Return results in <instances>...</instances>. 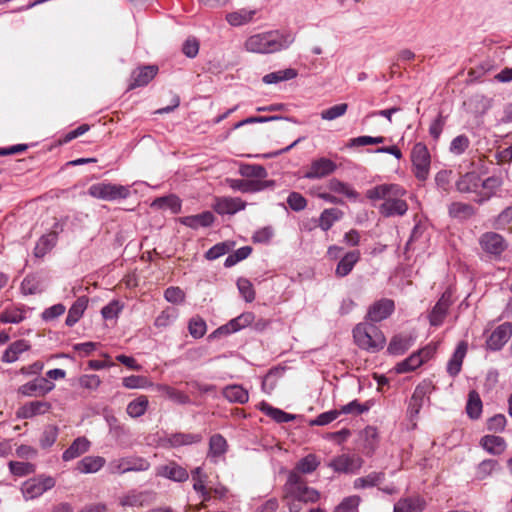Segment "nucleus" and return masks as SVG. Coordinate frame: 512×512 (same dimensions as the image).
<instances>
[{
	"mask_svg": "<svg viewBox=\"0 0 512 512\" xmlns=\"http://www.w3.org/2000/svg\"><path fill=\"white\" fill-rule=\"evenodd\" d=\"M407 190L399 184L383 183L368 189L365 196L385 218L402 217L408 211Z\"/></svg>",
	"mask_w": 512,
	"mask_h": 512,
	"instance_id": "1",
	"label": "nucleus"
},
{
	"mask_svg": "<svg viewBox=\"0 0 512 512\" xmlns=\"http://www.w3.org/2000/svg\"><path fill=\"white\" fill-rule=\"evenodd\" d=\"M320 493L313 487H309L304 476L288 473L283 486V501L289 512H300L303 505L318 502Z\"/></svg>",
	"mask_w": 512,
	"mask_h": 512,
	"instance_id": "2",
	"label": "nucleus"
},
{
	"mask_svg": "<svg viewBox=\"0 0 512 512\" xmlns=\"http://www.w3.org/2000/svg\"><path fill=\"white\" fill-rule=\"evenodd\" d=\"M294 41V33L272 30L251 35L246 39L244 47L251 53L271 54L289 48Z\"/></svg>",
	"mask_w": 512,
	"mask_h": 512,
	"instance_id": "3",
	"label": "nucleus"
},
{
	"mask_svg": "<svg viewBox=\"0 0 512 512\" xmlns=\"http://www.w3.org/2000/svg\"><path fill=\"white\" fill-rule=\"evenodd\" d=\"M353 338L356 345L368 352H378L386 342L382 331L373 323H359L353 329Z\"/></svg>",
	"mask_w": 512,
	"mask_h": 512,
	"instance_id": "4",
	"label": "nucleus"
},
{
	"mask_svg": "<svg viewBox=\"0 0 512 512\" xmlns=\"http://www.w3.org/2000/svg\"><path fill=\"white\" fill-rule=\"evenodd\" d=\"M88 194L93 198L115 201L128 198L131 191L129 186L100 182L92 184L88 188Z\"/></svg>",
	"mask_w": 512,
	"mask_h": 512,
	"instance_id": "5",
	"label": "nucleus"
},
{
	"mask_svg": "<svg viewBox=\"0 0 512 512\" xmlns=\"http://www.w3.org/2000/svg\"><path fill=\"white\" fill-rule=\"evenodd\" d=\"M150 466V462L147 459L136 455H130L111 460L107 469L110 474L121 475L128 472L147 471Z\"/></svg>",
	"mask_w": 512,
	"mask_h": 512,
	"instance_id": "6",
	"label": "nucleus"
},
{
	"mask_svg": "<svg viewBox=\"0 0 512 512\" xmlns=\"http://www.w3.org/2000/svg\"><path fill=\"white\" fill-rule=\"evenodd\" d=\"M411 161L415 177L419 181L427 180L430 171L431 156L425 144L418 142L413 146Z\"/></svg>",
	"mask_w": 512,
	"mask_h": 512,
	"instance_id": "7",
	"label": "nucleus"
},
{
	"mask_svg": "<svg viewBox=\"0 0 512 512\" xmlns=\"http://www.w3.org/2000/svg\"><path fill=\"white\" fill-rule=\"evenodd\" d=\"M481 250L491 260H499L508 244L504 237L496 232H485L479 237Z\"/></svg>",
	"mask_w": 512,
	"mask_h": 512,
	"instance_id": "8",
	"label": "nucleus"
},
{
	"mask_svg": "<svg viewBox=\"0 0 512 512\" xmlns=\"http://www.w3.org/2000/svg\"><path fill=\"white\" fill-rule=\"evenodd\" d=\"M56 481L51 476L39 475L26 480L21 486V492L26 500H32L52 489Z\"/></svg>",
	"mask_w": 512,
	"mask_h": 512,
	"instance_id": "9",
	"label": "nucleus"
},
{
	"mask_svg": "<svg viewBox=\"0 0 512 512\" xmlns=\"http://www.w3.org/2000/svg\"><path fill=\"white\" fill-rule=\"evenodd\" d=\"M363 459L357 454H341L334 457L328 466L337 473L354 474L363 466Z\"/></svg>",
	"mask_w": 512,
	"mask_h": 512,
	"instance_id": "10",
	"label": "nucleus"
},
{
	"mask_svg": "<svg viewBox=\"0 0 512 512\" xmlns=\"http://www.w3.org/2000/svg\"><path fill=\"white\" fill-rule=\"evenodd\" d=\"M434 390V386L430 381H422L419 383L409 401L407 413L411 420L415 419L421 408L424 405L425 398L428 397L432 391Z\"/></svg>",
	"mask_w": 512,
	"mask_h": 512,
	"instance_id": "11",
	"label": "nucleus"
},
{
	"mask_svg": "<svg viewBox=\"0 0 512 512\" xmlns=\"http://www.w3.org/2000/svg\"><path fill=\"white\" fill-rule=\"evenodd\" d=\"M512 336V323L505 322L497 326L486 339V348L498 351L508 342Z\"/></svg>",
	"mask_w": 512,
	"mask_h": 512,
	"instance_id": "12",
	"label": "nucleus"
},
{
	"mask_svg": "<svg viewBox=\"0 0 512 512\" xmlns=\"http://www.w3.org/2000/svg\"><path fill=\"white\" fill-rule=\"evenodd\" d=\"M394 310V301L392 299L382 298L375 301L369 307L366 318L374 324L387 319Z\"/></svg>",
	"mask_w": 512,
	"mask_h": 512,
	"instance_id": "13",
	"label": "nucleus"
},
{
	"mask_svg": "<svg viewBox=\"0 0 512 512\" xmlns=\"http://www.w3.org/2000/svg\"><path fill=\"white\" fill-rule=\"evenodd\" d=\"M337 165L332 160L321 157L312 161L304 177L307 179H321L335 172Z\"/></svg>",
	"mask_w": 512,
	"mask_h": 512,
	"instance_id": "14",
	"label": "nucleus"
},
{
	"mask_svg": "<svg viewBox=\"0 0 512 512\" xmlns=\"http://www.w3.org/2000/svg\"><path fill=\"white\" fill-rule=\"evenodd\" d=\"M55 385L46 378H36L21 385L18 392L23 396H43L54 389Z\"/></svg>",
	"mask_w": 512,
	"mask_h": 512,
	"instance_id": "15",
	"label": "nucleus"
},
{
	"mask_svg": "<svg viewBox=\"0 0 512 512\" xmlns=\"http://www.w3.org/2000/svg\"><path fill=\"white\" fill-rule=\"evenodd\" d=\"M155 472L156 476L175 482H184L189 478L187 470L174 461L157 466Z\"/></svg>",
	"mask_w": 512,
	"mask_h": 512,
	"instance_id": "16",
	"label": "nucleus"
},
{
	"mask_svg": "<svg viewBox=\"0 0 512 512\" xmlns=\"http://www.w3.org/2000/svg\"><path fill=\"white\" fill-rule=\"evenodd\" d=\"M255 319V316L252 312H245L239 315L238 317L230 320L227 324L216 329L212 336L218 335H228L231 333H235L247 326H249Z\"/></svg>",
	"mask_w": 512,
	"mask_h": 512,
	"instance_id": "17",
	"label": "nucleus"
},
{
	"mask_svg": "<svg viewBox=\"0 0 512 512\" xmlns=\"http://www.w3.org/2000/svg\"><path fill=\"white\" fill-rule=\"evenodd\" d=\"M52 405L43 400L31 401L18 408L16 415L20 419H30L50 411Z\"/></svg>",
	"mask_w": 512,
	"mask_h": 512,
	"instance_id": "18",
	"label": "nucleus"
},
{
	"mask_svg": "<svg viewBox=\"0 0 512 512\" xmlns=\"http://www.w3.org/2000/svg\"><path fill=\"white\" fill-rule=\"evenodd\" d=\"M245 207L246 203L238 197H219L216 198L213 205L214 210L220 215H232L245 209Z\"/></svg>",
	"mask_w": 512,
	"mask_h": 512,
	"instance_id": "19",
	"label": "nucleus"
},
{
	"mask_svg": "<svg viewBox=\"0 0 512 512\" xmlns=\"http://www.w3.org/2000/svg\"><path fill=\"white\" fill-rule=\"evenodd\" d=\"M451 303V295L443 293L429 314L430 325L438 327L443 323Z\"/></svg>",
	"mask_w": 512,
	"mask_h": 512,
	"instance_id": "20",
	"label": "nucleus"
},
{
	"mask_svg": "<svg viewBox=\"0 0 512 512\" xmlns=\"http://www.w3.org/2000/svg\"><path fill=\"white\" fill-rule=\"evenodd\" d=\"M467 350L468 345L465 341L458 343L446 367L447 373L451 377H456L460 373Z\"/></svg>",
	"mask_w": 512,
	"mask_h": 512,
	"instance_id": "21",
	"label": "nucleus"
},
{
	"mask_svg": "<svg viewBox=\"0 0 512 512\" xmlns=\"http://www.w3.org/2000/svg\"><path fill=\"white\" fill-rule=\"evenodd\" d=\"M480 184L481 177L476 172H468L457 180L456 189L461 193H473L478 198Z\"/></svg>",
	"mask_w": 512,
	"mask_h": 512,
	"instance_id": "22",
	"label": "nucleus"
},
{
	"mask_svg": "<svg viewBox=\"0 0 512 512\" xmlns=\"http://www.w3.org/2000/svg\"><path fill=\"white\" fill-rule=\"evenodd\" d=\"M501 185L502 180L496 176L488 177L485 180L481 179L478 198H474V200L482 204L483 202L489 200L493 195H495L496 191L500 188Z\"/></svg>",
	"mask_w": 512,
	"mask_h": 512,
	"instance_id": "23",
	"label": "nucleus"
},
{
	"mask_svg": "<svg viewBox=\"0 0 512 512\" xmlns=\"http://www.w3.org/2000/svg\"><path fill=\"white\" fill-rule=\"evenodd\" d=\"M158 67L155 65H148L138 68L132 73V82L129 85L130 89L142 87L147 85L157 74Z\"/></svg>",
	"mask_w": 512,
	"mask_h": 512,
	"instance_id": "24",
	"label": "nucleus"
},
{
	"mask_svg": "<svg viewBox=\"0 0 512 512\" xmlns=\"http://www.w3.org/2000/svg\"><path fill=\"white\" fill-rule=\"evenodd\" d=\"M215 217L212 212L205 211L197 215L181 217L179 222L189 228L198 229L200 227H209L213 224Z\"/></svg>",
	"mask_w": 512,
	"mask_h": 512,
	"instance_id": "25",
	"label": "nucleus"
},
{
	"mask_svg": "<svg viewBox=\"0 0 512 512\" xmlns=\"http://www.w3.org/2000/svg\"><path fill=\"white\" fill-rule=\"evenodd\" d=\"M90 449V441L86 437L76 438L63 452V461H71L86 453Z\"/></svg>",
	"mask_w": 512,
	"mask_h": 512,
	"instance_id": "26",
	"label": "nucleus"
},
{
	"mask_svg": "<svg viewBox=\"0 0 512 512\" xmlns=\"http://www.w3.org/2000/svg\"><path fill=\"white\" fill-rule=\"evenodd\" d=\"M149 502V492L131 490L120 497L119 504L122 507H142Z\"/></svg>",
	"mask_w": 512,
	"mask_h": 512,
	"instance_id": "27",
	"label": "nucleus"
},
{
	"mask_svg": "<svg viewBox=\"0 0 512 512\" xmlns=\"http://www.w3.org/2000/svg\"><path fill=\"white\" fill-rule=\"evenodd\" d=\"M202 435L198 433H173L167 436L166 442L173 448L201 442Z\"/></svg>",
	"mask_w": 512,
	"mask_h": 512,
	"instance_id": "28",
	"label": "nucleus"
},
{
	"mask_svg": "<svg viewBox=\"0 0 512 512\" xmlns=\"http://www.w3.org/2000/svg\"><path fill=\"white\" fill-rule=\"evenodd\" d=\"M30 349V344L26 340H17L11 343L4 351L1 361L4 363H13L19 359V356Z\"/></svg>",
	"mask_w": 512,
	"mask_h": 512,
	"instance_id": "29",
	"label": "nucleus"
},
{
	"mask_svg": "<svg viewBox=\"0 0 512 512\" xmlns=\"http://www.w3.org/2000/svg\"><path fill=\"white\" fill-rule=\"evenodd\" d=\"M151 208L170 210L173 214H177L181 211V200L174 194L158 197L151 203Z\"/></svg>",
	"mask_w": 512,
	"mask_h": 512,
	"instance_id": "30",
	"label": "nucleus"
},
{
	"mask_svg": "<svg viewBox=\"0 0 512 512\" xmlns=\"http://www.w3.org/2000/svg\"><path fill=\"white\" fill-rule=\"evenodd\" d=\"M106 463L101 456H86L82 458L76 466V470L83 474L98 472Z\"/></svg>",
	"mask_w": 512,
	"mask_h": 512,
	"instance_id": "31",
	"label": "nucleus"
},
{
	"mask_svg": "<svg viewBox=\"0 0 512 512\" xmlns=\"http://www.w3.org/2000/svg\"><path fill=\"white\" fill-rule=\"evenodd\" d=\"M256 14L255 9L241 8L226 15V21L231 26H242L250 23Z\"/></svg>",
	"mask_w": 512,
	"mask_h": 512,
	"instance_id": "32",
	"label": "nucleus"
},
{
	"mask_svg": "<svg viewBox=\"0 0 512 512\" xmlns=\"http://www.w3.org/2000/svg\"><path fill=\"white\" fill-rule=\"evenodd\" d=\"M88 306V298L86 296L79 297L70 307L66 317V325L69 327L74 326L83 316Z\"/></svg>",
	"mask_w": 512,
	"mask_h": 512,
	"instance_id": "33",
	"label": "nucleus"
},
{
	"mask_svg": "<svg viewBox=\"0 0 512 512\" xmlns=\"http://www.w3.org/2000/svg\"><path fill=\"white\" fill-rule=\"evenodd\" d=\"M425 508V501L421 497H409L400 499L394 505V512H422Z\"/></svg>",
	"mask_w": 512,
	"mask_h": 512,
	"instance_id": "34",
	"label": "nucleus"
},
{
	"mask_svg": "<svg viewBox=\"0 0 512 512\" xmlns=\"http://www.w3.org/2000/svg\"><path fill=\"white\" fill-rule=\"evenodd\" d=\"M360 259L358 250L347 252L339 261L336 267V275L339 277L347 276Z\"/></svg>",
	"mask_w": 512,
	"mask_h": 512,
	"instance_id": "35",
	"label": "nucleus"
},
{
	"mask_svg": "<svg viewBox=\"0 0 512 512\" xmlns=\"http://www.w3.org/2000/svg\"><path fill=\"white\" fill-rule=\"evenodd\" d=\"M320 465V461L317 456L314 454H308L304 458L300 459L293 470L289 473H295L297 476H303L305 474H310L315 471Z\"/></svg>",
	"mask_w": 512,
	"mask_h": 512,
	"instance_id": "36",
	"label": "nucleus"
},
{
	"mask_svg": "<svg viewBox=\"0 0 512 512\" xmlns=\"http://www.w3.org/2000/svg\"><path fill=\"white\" fill-rule=\"evenodd\" d=\"M414 343V338L409 335L394 336L389 345L388 352L393 355L404 354Z\"/></svg>",
	"mask_w": 512,
	"mask_h": 512,
	"instance_id": "37",
	"label": "nucleus"
},
{
	"mask_svg": "<svg viewBox=\"0 0 512 512\" xmlns=\"http://www.w3.org/2000/svg\"><path fill=\"white\" fill-rule=\"evenodd\" d=\"M228 183L232 189L239 190L241 192L259 191L268 186L267 181H254L243 179H229Z\"/></svg>",
	"mask_w": 512,
	"mask_h": 512,
	"instance_id": "38",
	"label": "nucleus"
},
{
	"mask_svg": "<svg viewBox=\"0 0 512 512\" xmlns=\"http://www.w3.org/2000/svg\"><path fill=\"white\" fill-rule=\"evenodd\" d=\"M343 215V211L338 208L324 209L319 216L318 226L323 231H328L334 223L342 219Z\"/></svg>",
	"mask_w": 512,
	"mask_h": 512,
	"instance_id": "39",
	"label": "nucleus"
},
{
	"mask_svg": "<svg viewBox=\"0 0 512 512\" xmlns=\"http://www.w3.org/2000/svg\"><path fill=\"white\" fill-rule=\"evenodd\" d=\"M481 446L492 455H500L506 448L505 440L500 436L485 435L481 438Z\"/></svg>",
	"mask_w": 512,
	"mask_h": 512,
	"instance_id": "40",
	"label": "nucleus"
},
{
	"mask_svg": "<svg viewBox=\"0 0 512 512\" xmlns=\"http://www.w3.org/2000/svg\"><path fill=\"white\" fill-rule=\"evenodd\" d=\"M327 187L331 192L344 195L352 200H357L359 196V193L351 185L337 178H331L327 182Z\"/></svg>",
	"mask_w": 512,
	"mask_h": 512,
	"instance_id": "41",
	"label": "nucleus"
},
{
	"mask_svg": "<svg viewBox=\"0 0 512 512\" xmlns=\"http://www.w3.org/2000/svg\"><path fill=\"white\" fill-rule=\"evenodd\" d=\"M228 445L226 439L221 434H214L209 440V452L208 457L217 460L220 456H223L227 451Z\"/></svg>",
	"mask_w": 512,
	"mask_h": 512,
	"instance_id": "42",
	"label": "nucleus"
},
{
	"mask_svg": "<svg viewBox=\"0 0 512 512\" xmlns=\"http://www.w3.org/2000/svg\"><path fill=\"white\" fill-rule=\"evenodd\" d=\"M259 409L264 414L275 420L277 423H287L295 419V415L286 413L281 409L272 407L270 404L266 402H261L259 405Z\"/></svg>",
	"mask_w": 512,
	"mask_h": 512,
	"instance_id": "43",
	"label": "nucleus"
},
{
	"mask_svg": "<svg viewBox=\"0 0 512 512\" xmlns=\"http://www.w3.org/2000/svg\"><path fill=\"white\" fill-rule=\"evenodd\" d=\"M223 396L229 401V402H235L239 404H244L249 399V394L247 390H245L240 385H230L227 386L223 390Z\"/></svg>",
	"mask_w": 512,
	"mask_h": 512,
	"instance_id": "44",
	"label": "nucleus"
},
{
	"mask_svg": "<svg viewBox=\"0 0 512 512\" xmlns=\"http://www.w3.org/2000/svg\"><path fill=\"white\" fill-rule=\"evenodd\" d=\"M297 75H298L297 70H295L293 68H287L284 70H279V71H275V72L266 74L262 78V81L265 84H276L281 81L292 80V79L296 78Z\"/></svg>",
	"mask_w": 512,
	"mask_h": 512,
	"instance_id": "45",
	"label": "nucleus"
},
{
	"mask_svg": "<svg viewBox=\"0 0 512 512\" xmlns=\"http://www.w3.org/2000/svg\"><path fill=\"white\" fill-rule=\"evenodd\" d=\"M385 479L383 472H371L364 477H359L354 480V488L364 489L377 486L382 483Z\"/></svg>",
	"mask_w": 512,
	"mask_h": 512,
	"instance_id": "46",
	"label": "nucleus"
},
{
	"mask_svg": "<svg viewBox=\"0 0 512 512\" xmlns=\"http://www.w3.org/2000/svg\"><path fill=\"white\" fill-rule=\"evenodd\" d=\"M26 318V309L23 307L7 308L0 314L1 323L18 324Z\"/></svg>",
	"mask_w": 512,
	"mask_h": 512,
	"instance_id": "47",
	"label": "nucleus"
},
{
	"mask_svg": "<svg viewBox=\"0 0 512 512\" xmlns=\"http://www.w3.org/2000/svg\"><path fill=\"white\" fill-rule=\"evenodd\" d=\"M148 405L149 401L147 396L141 395L127 405V414L132 418H138L145 414Z\"/></svg>",
	"mask_w": 512,
	"mask_h": 512,
	"instance_id": "48",
	"label": "nucleus"
},
{
	"mask_svg": "<svg viewBox=\"0 0 512 512\" xmlns=\"http://www.w3.org/2000/svg\"><path fill=\"white\" fill-rule=\"evenodd\" d=\"M466 412L471 419H478L482 413V401L475 390L468 394Z\"/></svg>",
	"mask_w": 512,
	"mask_h": 512,
	"instance_id": "49",
	"label": "nucleus"
},
{
	"mask_svg": "<svg viewBox=\"0 0 512 512\" xmlns=\"http://www.w3.org/2000/svg\"><path fill=\"white\" fill-rule=\"evenodd\" d=\"M56 235L48 234L42 236L36 243L34 248V255L36 257L45 256L56 244Z\"/></svg>",
	"mask_w": 512,
	"mask_h": 512,
	"instance_id": "50",
	"label": "nucleus"
},
{
	"mask_svg": "<svg viewBox=\"0 0 512 512\" xmlns=\"http://www.w3.org/2000/svg\"><path fill=\"white\" fill-rule=\"evenodd\" d=\"M239 173L243 177L257 178V181H262L267 176L266 169L258 164H243L239 168Z\"/></svg>",
	"mask_w": 512,
	"mask_h": 512,
	"instance_id": "51",
	"label": "nucleus"
},
{
	"mask_svg": "<svg viewBox=\"0 0 512 512\" xmlns=\"http://www.w3.org/2000/svg\"><path fill=\"white\" fill-rule=\"evenodd\" d=\"M422 365V361L418 357L417 353H412L408 358L399 362L395 366V371L398 374H404L408 372H412L419 368Z\"/></svg>",
	"mask_w": 512,
	"mask_h": 512,
	"instance_id": "52",
	"label": "nucleus"
},
{
	"mask_svg": "<svg viewBox=\"0 0 512 512\" xmlns=\"http://www.w3.org/2000/svg\"><path fill=\"white\" fill-rule=\"evenodd\" d=\"M178 317L177 309L168 307L163 310L155 319L154 325L157 328H166L171 325Z\"/></svg>",
	"mask_w": 512,
	"mask_h": 512,
	"instance_id": "53",
	"label": "nucleus"
},
{
	"mask_svg": "<svg viewBox=\"0 0 512 512\" xmlns=\"http://www.w3.org/2000/svg\"><path fill=\"white\" fill-rule=\"evenodd\" d=\"M122 385L127 389H145L152 386V383L144 376L131 375L123 378Z\"/></svg>",
	"mask_w": 512,
	"mask_h": 512,
	"instance_id": "54",
	"label": "nucleus"
},
{
	"mask_svg": "<svg viewBox=\"0 0 512 512\" xmlns=\"http://www.w3.org/2000/svg\"><path fill=\"white\" fill-rule=\"evenodd\" d=\"M8 466L10 472L18 477L27 476L35 471V465L30 462L10 461Z\"/></svg>",
	"mask_w": 512,
	"mask_h": 512,
	"instance_id": "55",
	"label": "nucleus"
},
{
	"mask_svg": "<svg viewBox=\"0 0 512 512\" xmlns=\"http://www.w3.org/2000/svg\"><path fill=\"white\" fill-rule=\"evenodd\" d=\"M449 213L456 218H469L474 214V209L469 204L454 202L449 207Z\"/></svg>",
	"mask_w": 512,
	"mask_h": 512,
	"instance_id": "56",
	"label": "nucleus"
},
{
	"mask_svg": "<svg viewBox=\"0 0 512 512\" xmlns=\"http://www.w3.org/2000/svg\"><path fill=\"white\" fill-rule=\"evenodd\" d=\"M499 467L498 461L494 459L483 460L477 466L476 476L482 480L490 476Z\"/></svg>",
	"mask_w": 512,
	"mask_h": 512,
	"instance_id": "57",
	"label": "nucleus"
},
{
	"mask_svg": "<svg viewBox=\"0 0 512 512\" xmlns=\"http://www.w3.org/2000/svg\"><path fill=\"white\" fill-rule=\"evenodd\" d=\"M157 389L161 392H164L168 398L171 400L179 403V404H187L190 402L189 397L183 393L182 391H179L177 389H174L167 385H158Z\"/></svg>",
	"mask_w": 512,
	"mask_h": 512,
	"instance_id": "58",
	"label": "nucleus"
},
{
	"mask_svg": "<svg viewBox=\"0 0 512 512\" xmlns=\"http://www.w3.org/2000/svg\"><path fill=\"white\" fill-rule=\"evenodd\" d=\"M370 409V405L367 403L362 404L358 400H353L346 405H343L340 409H338L339 414H354L360 415L367 412Z\"/></svg>",
	"mask_w": 512,
	"mask_h": 512,
	"instance_id": "59",
	"label": "nucleus"
},
{
	"mask_svg": "<svg viewBox=\"0 0 512 512\" xmlns=\"http://www.w3.org/2000/svg\"><path fill=\"white\" fill-rule=\"evenodd\" d=\"M188 329H189L190 335L193 338L199 339V338L203 337L206 333V330H207L206 322L201 317H193L189 321Z\"/></svg>",
	"mask_w": 512,
	"mask_h": 512,
	"instance_id": "60",
	"label": "nucleus"
},
{
	"mask_svg": "<svg viewBox=\"0 0 512 512\" xmlns=\"http://www.w3.org/2000/svg\"><path fill=\"white\" fill-rule=\"evenodd\" d=\"M348 109V104L341 103L334 105L328 109H325L321 112L320 116L323 120L332 121L341 116H343Z\"/></svg>",
	"mask_w": 512,
	"mask_h": 512,
	"instance_id": "61",
	"label": "nucleus"
},
{
	"mask_svg": "<svg viewBox=\"0 0 512 512\" xmlns=\"http://www.w3.org/2000/svg\"><path fill=\"white\" fill-rule=\"evenodd\" d=\"M237 288L239 293L245 299L246 302L250 303L255 299V290L252 283L246 278H239L237 280Z\"/></svg>",
	"mask_w": 512,
	"mask_h": 512,
	"instance_id": "62",
	"label": "nucleus"
},
{
	"mask_svg": "<svg viewBox=\"0 0 512 512\" xmlns=\"http://www.w3.org/2000/svg\"><path fill=\"white\" fill-rule=\"evenodd\" d=\"M470 145L469 138L462 134L455 137L450 143V152L454 155L463 154Z\"/></svg>",
	"mask_w": 512,
	"mask_h": 512,
	"instance_id": "63",
	"label": "nucleus"
},
{
	"mask_svg": "<svg viewBox=\"0 0 512 512\" xmlns=\"http://www.w3.org/2000/svg\"><path fill=\"white\" fill-rule=\"evenodd\" d=\"M360 503V497L353 495L346 497L335 508L334 512H356Z\"/></svg>",
	"mask_w": 512,
	"mask_h": 512,
	"instance_id": "64",
	"label": "nucleus"
}]
</instances>
